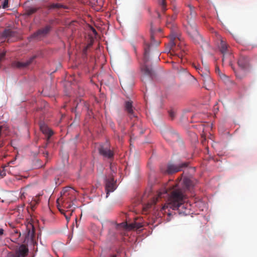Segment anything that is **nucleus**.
I'll return each mask as SVG.
<instances>
[{
  "mask_svg": "<svg viewBox=\"0 0 257 257\" xmlns=\"http://www.w3.org/2000/svg\"><path fill=\"white\" fill-rule=\"evenodd\" d=\"M159 55H160V52L159 51H156V56H157V57H159Z\"/></svg>",
  "mask_w": 257,
  "mask_h": 257,
  "instance_id": "e433bc0d",
  "label": "nucleus"
},
{
  "mask_svg": "<svg viewBox=\"0 0 257 257\" xmlns=\"http://www.w3.org/2000/svg\"><path fill=\"white\" fill-rule=\"evenodd\" d=\"M187 31L195 43H199L202 41V38L198 33L195 25L189 24L187 26Z\"/></svg>",
  "mask_w": 257,
  "mask_h": 257,
  "instance_id": "423d86ee",
  "label": "nucleus"
},
{
  "mask_svg": "<svg viewBox=\"0 0 257 257\" xmlns=\"http://www.w3.org/2000/svg\"><path fill=\"white\" fill-rule=\"evenodd\" d=\"M8 7V0H5L3 3V8L4 9L7 8Z\"/></svg>",
  "mask_w": 257,
  "mask_h": 257,
  "instance_id": "c756f323",
  "label": "nucleus"
},
{
  "mask_svg": "<svg viewBox=\"0 0 257 257\" xmlns=\"http://www.w3.org/2000/svg\"><path fill=\"white\" fill-rule=\"evenodd\" d=\"M1 176H4V175H5V173H1Z\"/></svg>",
  "mask_w": 257,
  "mask_h": 257,
  "instance_id": "a19ab883",
  "label": "nucleus"
},
{
  "mask_svg": "<svg viewBox=\"0 0 257 257\" xmlns=\"http://www.w3.org/2000/svg\"><path fill=\"white\" fill-rule=\"evenodd\" d=\"M28 253V247L24 245H22L20 246L15 257H25L27 255Z\"/></svg>",
  "mask_w": 257,
  "mask_h": 257,
  "instance_id": "4468645a",
  "label": "nucleus"
},
{
  "mask_svg": "<svg viewBox=\"0 0 257 257\" xmlns=\"http://www.w3.org/2000/svg\"><path fill=\"white\" fill-rule=\"evenodd\" d=\"M125 110L127 112L131 117H135L133 109V102L131 100L125 102Z\"/></svg>",
  "mask_w": 257,
  "mask_h": 257,
  "instance_id": "2eb2a0df",
  "label": "nucleus"
},
{
  "mask_svg": "<svg viewBox=\"0 0 257 257\" xmlns=\"http://www.w3.org/2000/svg\"><path fill=\"white\" fill-rule=\"evenodd\" d=\"M174 55H177L179 58H182V55H179L174 53Z\"/></svg>",
  "mask_w": 257,
  "mask_h": 257,
  "instance_id": "f704fd0d",
  "label": "nucleus"
},
{
  "mask_svg": "<svg viewBox=\"0 0 257 257\" xmlns=\"http://www.w3.org/2000/svg\"><path fill=\"white\" fill-rule=\"evenodd\" d=\"M52 27L50 25L46 26L44 28L39 29L37 31L32 34L29 38L30 39H40L41 38L45 37L47 35Z\"/></svg>",
  "mask_w": 257,
  "mask_h": 257,
  "instance_id": "0eeeda50",
  "label": "nucleus"
},
{
  "mask_svg": "<svg viewBox=\"0 0 257 257\" xmlns=\"http://www.w3.org/2000/svg\"><path fill=\"white\" fill-rule=\"evenodd\" d=\"M93 32H96L95 30H93Z\"/></svg>",
  "mask_w": 257,
  "mask_h": 257,
  "instance_id": "c03bdc74",
  "label": "nucleus"
},
{
  "mask_svg": "<svg viewBox=\"0 0 257 257\" xmlns=\"http://www.w3.org/2000/svg\"><path fill=\"white\" fill-rule=\"evenodd\" d=\"M111 257H116V255H113L111 256Z\"/></svg>",
  "mask_w": 257,
  "mask_h": 257,
  "instance_id": "79ce46f5",
  "label": "nucleus"
},
{
  "mask_svg": "<svg viewBox=\"0 0 257 257\" xmlns=\"http://www.w3.org/2000/svg\"><path fill=\"white\" fill-rule=\"evenodd\" d=\"M49 143V142L48 143L47 142V144H46V146H47V144Z\"/></svg>",
  "mask_w": 257,
  "mask_h": 257,
  "instance_id": "37998d69",
  "label": "nucleus"
},
{
  "mask_svg": "<svg viewBox=\"0 0 257 257\" xmlns=\"http://www.w3.org/2000/svg\"><path fill=\"white\" fill-rule=\"evenodd\" d=\"M189 163L187 162L181 163L179 164H168L166 170L164 171L165 173L172 174L182 171L184 168L188 167Z\"/></svg>",
  "mask_w": 257,
  "mask_h": 257,
  "instance_id": "20e7f679",
  "label": "nucleus"
},
{
  "mask_svg": "<svg viewBox=\"0 0 257 257\" xmlns=\"http://www.w3.org/2000/svg\"><path fill=\"white\" fill-rule=\"evenodd\" d=\"M40 128L42 133L46 137V141L49 142L51 137L53 135V131L50 129L44 122H41L40 123Z\"/></svg>",
  "mask_w": 257,
  "mask_h": 257,
  "instance_id": "9b49d317",
  "label": "nucleus"
},
{
  "mask_svg": "<svg viewBox=\"0 0 257 257\" xmlns=\"http://www.w3.org/2000/svg\"><path fill=\"white\" fill-rule=\"evenodd\" d=\"M182 184V188L179 187V183L172 186L167 203L161 208L163 213H166L168 215H171V213L169 210L168 212L166 211V209L170 208L173 210H177L180 214L186 215L190 214V205L185 203V192L186 190L192 188L193 183L189 178L185 177Z\"/></svg>",
  "mask_w": 257,
  "mask_h": 257,
  "instance_id": "f257e3e1",
  "label": "nucleus"
},
{
  "mask_svg": "<svg viewBox=\"0 0 257 257\" xmlns=\"http://www.w3.org/2000/svg\"><path fill=\"white\" fill-rule=\"evenodd\" d=\"M157 14H158V18H160V17H161V15H160V14L159 12H157Z\"/></svg>",
  "mask_w": 257,
  "mask_h": 257,
  "instance_id": "4c0bfd02",
  "label": "nucleus"
},
{
  "mask_svg": "<svg viewBox=\"0 0 257 257\" xmlns=\"http://www.w3.org/2000/svg\"><path fill=\"white\" fill-rule=\"evenodd\" d=\"M37 57V56L36 55H35L25 62H14L12 63V66L14 67H16L18 68H23L26 67L30 65Z\"/></svg>",
  "mask_w": 257,
  "mask_h": 257,
  "instance_id": "f8f14e48",
  "label": "nucleus"
},
{
  "mask_svg": "<svg viewBox=\"0 0 257 257\" xmlns=\"http://www.w3.org/2000/svg\"><path fill=\"white\" fill-rule=\"evenodd\" d=\"M17 39V33L11 29H6L0 36L1 43L7 41L8 43L13 42Z\"/></svg>",
  "mask_w": 257,
  "mask_h": 257,
  "instance_id": "39448f33",
  "label": "nucleus"
},
{
  "mask_svg": "<svg viewBox=\"0 0 257 257\" xmlns=\"http://www.w3.org/2000/svg\"><path fill=\"white\" fill-rule=\"evenodd\" d=\"M63 6L60 4H52L50 6H49L48 8L49 9H60L63 8Z\"/></svg>",
  "mask_w": 257,
  "mask_h": 257,
  "instance_id": "393cba45",
  "label": "nucleus"
},
{
  "mask_svg": "<svg viewBox=\"0 0 257 257\" xmlns=\"http://www.w3.org/2000/svg\"><path fill=\"white\" fill-rule=\"evenodd\" d=\"M27 228H29V230L28 232V235L30 238H31L33 239L35 235L34 227L32 224H30L29 225L27 226Z\"/></svg>",
  "mask_w": 257,
  "mask_h": 257,
  "instance_id": "412c9836",
  "label": "nucleus"
},
{
  "mask_svg": "<svg viewBox=\"0 0 257 257\" xmlns=\"http://www.w3.org/2000/svg\"><path fill=\"white\" fill-rule=\"evenodd\" d=\"M162 29H158V30H155L151 27V43H144V53L143 61L144 64L141 66V72H142V81L146 82L147 79L151 80L153 79L155 76V73L151 67H149L146 64L149 61V52L150 50L153 48V47L158 46L160 41L159 40H155V37L157 36L158 33H161Z\"/></svg>",
  "mask_w": 257,
  "mask_h": 257,
  "instance_id": "f03ea898",
  "label": "nucleus"
},
{
  "mask_svg": "<svg viewBox=\"0 0 257 257\" xmlns=\"http://www.w3.org/2000/svg\"><path fill=\"white\" fill-rule=\"evenodd\" d=\"M220 50L221 53H225L226 52H230L228 49V45L222 39L220 40V43L219 45Z\"/></svg>",
  "mask_w": 257,
  "mask_h": 257,
  "instance_id": "f3484780",
  "label": "nucleus"
},
{
  "mask_svg": "<svg viewBox=\"0 0 257 257\" xmlns=\"http://www.w3.org/2000/svg\"><path fill=\"white\" fill-rule=\"evenodd\" d=\"M159 5L161 7L162 12H165L166 10L165 0H159Z\"/></svg>",
  "mask_w": 257,
  "mask_h": 257,
  "instance_id": "a878e982",
  "label": "nucleus"
},
{
  "mask_svg": "<svg viewBox=\"0 0 257 257\" xmlns=\"http://www.w3.org/2000/svg\"><path fill=\"white\" fill-rule=\"evenodd\" d=\"M162 195H163V193L160 192L158 194V196L156 198H154L151 201V202L148 204V208L151 207L152 205H155L157 203V202L158 201L159 198H161L162 197Z\"/></svg>",
  "mask_w": 257,
  "mask_h": 257,
  "instance_id": "4be33fe9",
  "label": "nucleus"
},
{
  "mask_svg": "<svg viewBox=\"0 0 257 257\" xmlns=\"http://www.w3.org/2000/svg\"><path fill=\"white\" fill-rule=\"evenodd\" d=\"M116 188V182L113 177H110L106 179L105 181V190L107 192L106 197H108L109 193L114 191Z\"/></svg>",
  "mask_w": 257,
  "mask_h": 257,
  "instance_id": "1a4fd4ad",
  "label": "nucleus"
},
{
  "mask_svg": "<svg viewBox=\"0 0 257 257\" xmlns=\"http://www.w3.org/2000/svg\"><path fill=\"white\" fill-rule=\"evenodd\" d=\"M140 123L137 122L134 123L132 126V134L131 135V140H132L133 138L140 136L144 133V130L140 127Z\"/></svg>",
  "mask_w": 257,
  "mask_h": 257,
  "instance_id": "9d476101",
  "label": "nucleus"
},
{
  "mask_svg": "<svg viewBox=\"0 0 257 257\" xmlns=\"http://www.w3.org/2000/svg\"><path fill=\"white\" fill-rule=\"evenodd\" d=\"M53 22H54V21H53V20H51V21H50V23L51 24H52V23H53Z\"/></svg>",
  "mask_w": 257,
  "mask_h": 257,
  "instance_id": "ea45409f",
  "label": "nucleus"
},
{
  "mask_svg": "<svg viewBox=\"0 0 257 257\" xmlns=\"http://www.w3.org/2000/svg\"><path fill=\"white\" fill-rule=\"evenodd\" d=\"M189 8V15L187 16V19L189 23V20H191L196 16V13L194 11V7L191 5H188Z\"/></svg>",
  "mask_w": 257,
  "mask_h": 257,
  "instance_id": "a211bd4d",
  "label": "nucleus"
},
{
  "mask_svg": "<svg viewBox=\"0 0 257 257\" xmlns=\"http://www.w3.org/2000/svg\"><path fill=\"white\" fill-rule=\"evenodd\" d=\"M166 25H167V27H168V28H170V26H172L171 22H169V20H167Z\"/></svg>",
  "mask_w": 257,
  "mask_h": 257,
  "instance_id": "473e14b6",
  "label": "nucleus"
},
{
  "mask_svg": "<svg viewBox=\"0 0 257 257\" xmlns=\"http://www.w3.org/2000/svg\"><path fill=\"white\" fill-rule=\"evenodd\" d=\"M235 73L236 78L239 79H242L244 77V75L241 74L240 72H235Z\"/></svg>",
  "mask_w": 257,
  "mask_h": 257,
  "instance_id": "cd10ccee",
  "label": "nucleus"
},
{
  "mask_svg": "<svg viewBox=\"0 0 257 257\" xmlns=\"http://www.w3.org/2000/svg\"><path fill=\"white\" fill-rule=\"evenodd\" d=\"M222 56V64L224 65L225 63H228L229 65L231 64V58L232 57V54L230 52H226L225 53H221Z\"/></svg>",
  "mask_w": 257,
  "mask_h": 257,
  "instance_id": "dca6fc26",
  "label": "nucleus"
},
{
  "mask_svg": "<svg viewBox=\"0 0 257 257\" xmlns=\"http://www.w3.org/2000/svg\"><path fill=\"white\" fill-rule=\"evenodd\" d=\"M65 217H66V219H67L68 221V220H69V219H70V218H69V217H68L67 216H66V215H65Z\"/></svg>",
  "mask_w": 257,
  "mask_h": 257,
  "instance_id": "58836bf2",
  "label": "nucleus"
},
{
  "mask_svg": "<svg viewBox=\"0 0 257 257\" xmlns=\"http://www.w3.org/2000/svg\"><path fill=\"white\" fill-rule=\"evenodd\" d=\"M76 191L72 188L65 187L61 192V196L57 199V203H61L66 208H70L73 205V201L76 199Z\"/></svg>",
  "mask_w": 257,
  "mask_h": 257,
  "instance_id": "7ed1b4c3",
  "label": "nucleus"
},
{
  "mask_svg": "<svg viewBox=\"0 0 257 257\" xmlns=\"http://www.w3.org/2000/svg\"><path fill=\"white\" fill-rule=\"evenodd\" d=\"M38 9H39V8H33V7L28 8L26 10V14L28 16H30L32 14L35 13L38 11Z\"/></svg>",
  "mask_w": 257,
  "mask_h": 257,
  "instance_id": "b1692460",
  "label": "nucleus"
},
{
  "mask_svg": "<svg viewBox=\"0 0 257 257\" xmlns=\"http://www.w3.org/2000/svg\"><path fill=\"white\" fill-rule=\"evenodd\" d=\"M238 65L243 70H249L250 68L249 58L245 56H240L238 61Z\"/></svg>",
  "mask_w": 257,
  "mask_h": 257,
  "instance_id": "ddd939ff",
  "label": "nucleus"
},
{
  "mask_svg": "<svg viewBox=\"0 0 257 257\" xmlns=\"http://www.w3.org/2000/svg\"><path fill=\"white\" fill-rule=\"evenodd\" d=\"M169 116L170 117L173 119L175 118V116H176V113L174 111H173V110H170L169 111Z\"/></svg>",
  "mask_w": 257,
  "mask_h": 257,
  "instance_id": "bb28decb",
  "label": "nucleus"
},
{
  "mask_svg": "<svg viewBox=\"0 0 257 257\" xmlns=\"http://www.w3.org/2000/svg\"><path fill=\"white\" fill-rule=\"evenodd\" d=\"M215 71L216 73H220V70H219V68H218V67H216V68H215Z\"/></svg>",
  "mask_w": 257,
  "mask_h": 257,
  "instance_id": "72a5a7b5",
  "label": "nucleus"
},
{
  "mask_svg": "<svg viewBox=\"0 0 257 257\" xmlns=\"http://www.w3.org/2000/svg\"><path fill=\"white\" fill-rule=\"evenodd\" d=\"M6 55L5 52H2L0 53V62L4 59Z\"/></svg>",
  "mask_w": 257,
  "mask_h": 257,
  "instance_id": "7c9ffc66",
  "label": "nucleus"
},
{
  "mask_svg": "<svg viewBox=\"0 0 257 257\" xmlns=\"http://www.w3.org/2000/svg\"><path fill=\"white\" fill-rule=\"evenodd\" d=\"M167 193V190H166V191H165V193L166 194V193Z\"/></svg>",
  "mask_w": 257,
  "mask_h": 257,
  "instance_id": "a18cd8bd",
  "label": "nucleus"
},
{
  "mask_svg": "<svg viewBox=\"0 0 257 257\" xmlns=\"http://www.w3.org/2000/svg\"><path fill=\"white\" fill-rule=\"evenodd\" d=\"M163 135L164 138L167 141H171L175 137V135L170 131L163 132Z\"/></svg>",
  "mask_w": 257,
  "mask_h": 257,
  "instance_id": "aec40b11",
  "label": "nucleus"
},
{
  "mask_svg": "<svg viewBox=\"0 0 257 257\" xmlns=\"http://www.w3.org/2000/svg\"><path fill=\"white\" fill-rule=\"evenodd\" d=\"M4 230L3 228H0V239H1L4 235Z\"/></svg>",
  "mask_w": 257,
  "mask_h": 257,
  "instance_id": "2f4dec72",
  "label": "nucleus"
},
{
  "mask_svg": "<svg viewBox=\"0 0 257 257\" xmlns=\"http://www.w3.org/2000/svg\"><path fill=\"white\" fill-rule=\"evenodd\" d=\"M99 154L104 157L111 159L113 157V153L108 148V145L105 144L101 145L98 149Z\"/></svg>",
  "mask_w": 257,
  "mask_h": 257,
  "instance_id": "6e6552de",
  "label": "nucleus"
},
{
  "mask_svg": "<svg viewBox=\"0 0 257 257\" xmlns=\"http://www.w3.org/2000/svg\"><path fill=\"white\" fill-rule=\"evenodd\" d=\"M127 228H130V229H134L135 228H140V226H136V224H133V223H132V224H130L128 225V226H127Z\"/></svg>",
  "mask_w": 257,
  "mask_h": 257,
  "instance_id": "c85d7f7f",
  "label": "nucleus"
},
{
  "mask_svg": "<svg viewBox=\"0 0 257 257\" xmlns=\"http://www.w3.org/2000/svg\"><path fill=\"white\" fill-rule=\"evenodd\" d=\"M176 18V16H173L171 18V21H174Z\"/></svg>",
  "mask_w": 257,
  "mask_h": 257,
  "instance_id": "c9c22d12",
  "label": "nucleus"
},
{
  "mask_svg": "<svg viewBox=\"0 0 257 257\" xmlns=\"http://www.w3.org/2000/svg\"><path fill=\"white\" fill-rule=\"evenodd\" d=\"M193 66L195 68V69L198 71V72L200 74V75L202 76L205 75L208 76V74L209 73V71L208 69H205V72H202V68H201L199 66H196L195 64H193ZM208 79H209V77H207Z\"/></svg>",
  "mask_w": 257,
  "mask_h": 257,
  "instance_id": "6ab92c4d",
  "label": "nucleus"
},
{
  "mask_svg": "<svg viewBox=\"0 0 257 257\" xmlns=\"http://www.w3.org/2000/svg\"><path fill=\"white\" fill-rule=\"evenodd\" d=\"M176 37H177V35L172 32V35H171L170 44L171 45V50H172V52H173V53H174V52L173 47L176 45V43L174 42V40H175Z\"/></svg>",
  "mask_w": 257,
  "mask_h": 257,
  "instance_id": "5701e85b",
  "label": "nucleus"
}]
</instances>
